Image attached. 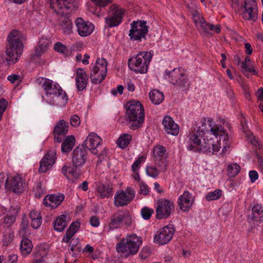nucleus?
Returning <instances> with one entry per match:
<instances>
[{"instance_id":"f257e3e1","label":"nucleus","mask_w":263,"mask_h":263,"mask_svg":"<svg viewBox=\"0 0 263 263\" xmlns=\"http://www.w3.org/2000/svg\"><path fill=\"white\" fill-rule=\"evenodd\" d=\"M24 36L17 30L12 31L9 34L6 46V57L5 60L8 64H14L17 61V57L20 56L23 50L22 41Z\"/></svg>"},{"instance_id":"f03ea898","label":"nucleus","mask_w":263,"mask_h":263,"mask_svg":"<svg viewBox=\"0 0 263 263\" xmlns=\"http://www.w3.org/2000/svg\"><path fill=\"white\" fill-rule=\"evenodd\" d=\"M126 107L130 128L136 130L141 127L144 120V109L142 104L139 101L132 100L126 104Z\"/></svg>"},{"instance_id":"7ed1b4c3","label":"nucleus","mask_w":263,"mask_h":263,"mask_svg":"<svg viewBox=\"0 0 263 263\" xmlns=\"http://www.w3.org/2000/svg\"><path fill=\"white\" fill-rule=\"evenodd\" d=\"M142 241L136 234H132L123 238L116 246V250L118 253H126V255L136 254Z\"/></svg>"},{"instance_id":"20e7f679","label":"nucleus","mask_w":263,"mask_h":263,"mask_svg":"<svg viewBox=\"0 0 263 263\" xmlns=\"http://www.w3.org/2000/svg\"><path fill=\"white\" fill-rule=\"evenodd\" d=\"M152 58V54L151 52H141L136 57L129 59L128 65L130 69L144 73L147 71L148 66Z\"/></svg>"},{"instance_id":"39448f33","label":"nucleus","mask_w":263,"mask_h":263,"mask_svg":"<svg viewBox=\"0 0 263 263\" xmlns=\"http://www.w3.org/2000/svg\"><path fill=\"white\" fill-rule=\"evenodd\" d=\"M130 26L128 36L131 41L141 42L146 39V35L148 33L149 27L146 21H133Z\"/></svg>"},{"instance_id":"423d86ee","label":"nucleus","mask_w":263,"mask_h":263,"mask_svg":"<svg viewBox=\"0 0 263 263\" xmlns=\"http://www.w3.org/2000/svg\"><path fill=\"white\" fill-rule=\"evenodd\" d=\"M52 81L48 79H45L42 85V87L45 91L46 95H54L57 98L60 100V105L63 106L65 105L68 100V97L65 91H64L61 87L58 84H52Z\"/></svg>"},{"instance_id":"0eeeda50","label":"nucleus","mask_w":263,"mask_h":263,"mask_svg":"<svg viewBox=\"0 0 263 263\" xmlns=\"http://www.w3.org/2000/svg\"><path fill=\"white\" fill-rule=\"evenodd\" d=\"M124 11L119 6L112 5L110 7L109 15L105 18V24L109 28L119 25L123 18Z\"/></svg>"},{"instance_id":"6e6552de","label":"nucleus","mask_w":263,"mask_h":263,"mask_svg":"<svg viewBox=\"0 0 263 263\" xmlns=\"http://www.w3.org/2000/svg\"><path fill=\"white\" fill-rule=\"evenodd\" d=\"M135 196V191L128 187L125 191L117 192L115 196L114 203L116 206H123L129 204Z\"/></svg>"},{"instance_id":"1a4fd4ad","label":"nucleus","mask_w":263,"mask_h":263,"mask_svg":"<svg viewBox=\"0 0 263 263\" xmlns=\"http://www.w3.org/2000/svg\"><path fill=\"white\" fill-rule=\"evenodd\" d=\"M244 10L242 16L245 20L256 22L257 20V8L255 0H245L241 6Z\"/></svg>"},{"instance_id":"9d476101","label":"nucleus","mask_w":263,"mask_h":263,"mask_svg":"<svg viewBox=\"0 0 263 263\" xmlns=\"http://www.w3.org/2000/svg\"><path fill=\"white\" fill-rule=\"evenodd\" d=\"M25 185V180L18 175L9 177L6 181V188L15 193H22Z\"/></svg>"},{"instance_id":"9b49d317","label":"nucleus","mask_w":263,"mask_h":263,"mask_svg":"<svg viewBox=\"0 0 263 263\" xmlns=\"http://www.w3.org/2000/svg\"><path fill=\"white\" fill-rule=\"evenodd\" d=\"M165 73L168 76L169 81L174 85L185 86L187 83V77L180 68H174L172 71Z\"/></svg>"},{"instance_id":"f8f14e48","label":"nucleus","mask_w":263,"mask_h":263,"mask_svg":"<svg viewBox=\"0 0 263 263\" xmlns=\"http://www.w3.org/2000/svg\"><path fill=\"white\" fill-rule=\"evenodd\" d=\"M87 151L82 144L80 146L77 147L72 153V161L75 167L83 165L86 161Z\"/></svg>"},{"instance_id":"ddd939ff","label":"nucleus","mask_w":263,"mask_h":263,"mask_svg":"<svg viewBox=\"0 0 263 263\" xmlns=\"http://www.w3.org/2000/svg\"><path fill=\"white\" fill-rule=\"evenodd\" d=\"M102 139L95 133H91L86 139L84 145L93 154H98L101 146Z\"/></svg>"},{"instance_id":"4468645a","label":"nucleus","mask_w":263,"mask_h":263,"mask_svg":"<svg viewBox=\"0 0 263 263\" xmlns=\"http://www.w3.org/2000/svg\"><path fill=\"white\" fill-rule=\"evenodd\" d=\"M68 131V124L64 120H60L56 124L53 131L54 141L61 143L65 137Z\"/></svg>"},{"instance_id":"2eb2a0df","label":"nucleus","mask_w":263,"mask_h":263,"mask_svg":"<svg viewBox=\"0 0 263 263\" xmlns=\"http://www.w3.org/2000/svg\"><path fill=\"white\" fill-rule=\"evenodd\" d=\"M79 34L81 36H87L92 33L95 29L94 25L89 22H85L81 17L77 18L75 21Z\"/></svg>"},{"instance_id":"dca6fc26","label":"nucleus","mask_w":263,"mask_h":263,"mask_svg":"<svg viewBox=\"0 0 263 263\" xmlns=\"http://www.w3.org/2000/svg\"><path fill=\"white\" fill-rule=\"evenodd\" d=\"M194 202V197L189 191H184L178 200L180 209L183 212H188L192 208Z\"/></svg>"},{"instance_id":"f3484780","label":"nucleus","mask_w":263,"mask_h":263,"mask_svg":"<svg viewBox=\"0 0 263 263\" xmlns=\"http://www.w3.org/2000/svg\"><path fill=\"white\" fill-rule=\"evenodd\" d=\"M56 153L54 151H49L43 158L40 163L39 171L45 173L49 170L55 162Z\"/></svg>"},{"instance_id":"a211bd4d","label":"nucleus","mask_w":263,"mask_h":263,"mask_svg":"<svg viewBox=\"0 0 263 263\" xmlns=\"http://www.w3.org/2000/svg\"><path fill=\"white\" fill-rule=\"evenodd\" d=\"M67 0H50V8L57 14L67 13V10L71 7V5Z\"/></svg>"},{"instance_id":"6ab92c4d","label":"nucleus","mask_w":263,"mask_h":263,"mask_svg":"<svg viewBox=\"0 0 263 263\" xmlns=\"http://www.w3.org/2000/svg\"><path fill=\"white\" fill-rule=\"evenodd\" d=\"M48 246L46 244L37 246L34 250L33 263H45L44 257L48 254Z\"/></svg>"},{"instance_id":"aec40b11","label":"nucleus","mask_w":263,"mask_h":263,"mask_svg":"<svg viewBox=\"0 0 263 263\" xmlns=\"http://www.w3.org/2000/svg\"><path fill=\"white\" fill-rule=\"evenodd\" d=\"M204 135L196 131L195 128L194 130L190 133L189 142L190 145L187 146V149L190 151H196V148L199 147L201 144V139L204 137Z\"/></svg>"},{"instance_id":"412c9836","label":"nucleus","mask_w":263,"mask_h":263,"mask_svg":"<svg viewBox=\"0 0 263 263\" xmlns=\"http://www.w3.org/2000/svg\"><path fill=\"white\" fill-rule=\"evenodd\" d=\"M250 218L254 223H263V206L261 204L256 203L253 206Z\"/></svg>"},{"instance_id":"4be33fe9","label":"nucleus","mask_w":263,"mask_h":263,"mask_svg":"<svg viewBox=\"0 0 263 263\" xmlns=\"http://www.w3.org/2000/svg\"><path fill=\"white\" fill-rule=\"evenodd\" d=\"M213 121L212 118H209L208 119L209 125L211 127L210 132L216 137H219L220 142L221 140L223 142H225L228 139V136L227 134L226 135V131L224 128L220 125H215L212 126V123Z\"/></svg>"},{"instance_id":"5701e85b","label":"nucleus","mask_w":263,"mask_h":263,"mask_svg":"<svg viewBox=\"0 0 263 263\" xmlns=\"http://www.w3.org/2000/svg\"><path fill=\"white\" fill-rule=\"evenodd\" d=\"M88 80V78L85 71L82 68H78L76 77V82L77 89L82 91L85 89Z\"/></svg>"},{"instance_id":"b1692460","label":"nucleus","mask_w":263,"mask_h":263,"mask_svg":"<svg viewBox=\"0 0 263 263\" xmlns=\"http://www.w3.org/2000/svg\"><path fill=\"white\" fill-rule=\"evenodd\" d=\"M65 196L63 194L60 195H50L46 196L44 199V203L46 206L52 209L57 208L64 200Z\"/></svg>"},{"instance_id":"393cba45","label":"nucleus","mask_w":263,"mask_h":263,"mask_svg":"<svg viewBox=\"0 0 263 263\" xmlns=\"http://www.w3.org/2000/svg\"><path fill=\"white\" fill-rule=\"evenodd\" d=\"M165 133L173 136H177L179 133V127L170 116H165Z\"/></svg>"},{"instance_id":"a878e982","label":"nucleus","mask_w":263,"mask_h":263,"mask_svg":"<svg viewBox=\"0 0 263 263\" xmlns=\"http://www.w3.org/2000/svg\"><path fill=\"white\" fill-rule=\"evenodd\" d=\"M153 155L156 164L160 167L164 166L163 156L164 155V148L163 146L157 145L153 149Z\"/></svg>"},{"instance_id":"bb28decb","label":"nucleus","mask_w":263,"mask_h":263,"mask_svg":"<svg viewBox=\"0 0 263 263\" xmlns=\"http://www.w3.org/2000/svg\"><path fill=\"white\" fill-rule=\"evenodd\" d=\"M107 62L105 59L104 58H98L96 62V65L93 67V70H95V71H99L101 72V73L103 76L106 74L107 72Z\"/></svg>"},{"instance_id":"cd10ccee","label":"nucleus","mask_w":263,"mask_h":263,"mask_svg":"<svg viewBox=\"0 0 263 263\" xmlns=\"http://www.w3.org/2000/svg\"><path fill=\"white\" fill-rule=\"evenodd\" d=\"M61 146V151L63 153H68L73 148L75 139L73 136H68L65 139L64 138Z\"/></svg>"},{"instance_id":"c85d7f7f","label":"nucleus","mask_w":263,"mask_h":263,"mask_svg":"<svg viewBox=\"0 0 263 263\" xmlns=\"http://www.w3.org/2000/svg\"><path fill=\"white\" fill-rule=\"evenodd\" d=\"M97 191L101 198H107L111 195L112 187L108 184H100Z\"/></svg>"},{"instance_id":"c756f323","label":"nucleus","mask_w":263,"mask_h":263,"mask_svg":"<svg viewBox=\"0 0 263 263\" xmlns=\"http://www.w3.org/2000/svg\"><path fill=\"white\" fill-rule=\"evenodd\" d=\"M32 249L31 241L27 238L22 239L21 242L20 250L23 255H27L30 254Z\"/></svg>"},{"instance_id":"7c9ffc66","label":"nucleus","mask_w":263,"mask_h":263,"mask_svg":"<svg viewBox=\"0 0 263 263\" xmlns=\"http://www.w3.org/2000/svg\"><path fill=\"white\" fill-rule=\"evenodd\" d=\"M149 97L153 103L158 105L163 100L164 95L162 92L154 89L149 93Z\"/></svg>"},{"instance_id":"2f4dec72","label":"nucleus","mask_w":263,"mask_h":263,"mask_svg":"<svg viewBox=\"0 0 263 263\" xmlns=\"http://www.w3.org/2000/svg\"><path fill=\"white\" fill-rule=\"evenodd\" d=\"M1 242L3 247H7L13 240L14 234L11 231H3L0 234Z\"/></svg>"},{"instance_id":"473e14b6","label":"nucleus","mask_w":263,"mask_h":263,"mask_svg":"<svg viewBox=\"0 0 263 263\" xmlns=\"http://www.w3.org/2000/svg\"><path fill=\"white\" fill-rule=\"evenodd\" d=\"M125 215H119L118 216L113 215L111 217V221L109 226L111 229H115L121 228Z\"/></svg>"},{"instance_id":"72a5a7b5","label":"nucleus","mask_w":263,"mask_h":263,"mask_svg":"<svg viewBox=\"0 0 263 263\" xmlns=\"http://www.w3.org/2000/svg\"><path fill=\"white\" fill-rule=\"evenodd\" d=\"M50 43L47 39H42L40 40L39 45L36 48L35 52L36 55L40 56L47 49Z\"/></svg>"},{"instance_id":"f704fd0d","label":"nucleus","mask_w":263,"mask_h":263,"mask_svg":"<svg viewBox=\"0 0 263 263\" xmlns=\"http://www.w3.org/2000/svg\"><path fill=\"white\" fill-rule=\"evenodd\" d=\"M106 74L103 76L101 72L95 71V70L91 69L90 73V78L91 81L93 84H100L105 78Z\"/></svg>"},{"instance_id":"c9c22d12","label":"nucleus","mask_w":263,"mask_h":263,"mask_svg":"<svg viewBox=\"0 0 263 263\" xmlns=\"http://www.w3.org/2000/svg\"><path fill=\"white\" fill-rule=\"evenodd\" d=\"M63 32L65 34H70L72 32V23L67 17H64L61 24Z\"/></svg>"},{"instance_id":"e433bc0d","label":"nucleus","mask_w":263,"mask_h":263,"mask_svg":"<svg viewBox=\"0 0 263 263\" xmlns=\"http://www.w3.org/2000/svg\"><path fill=\"white\" fill-rule=\"evenodd\" d=\"M164 209V200L163 198L159 199L156 203V218L162 219L164 216L163 213Z\"/></svg>"},{"instance_id":"4c0bfd02","label":"nucleus","mask_w":263,"mask_h":263,"mask_svg":"<svg viewBox=\"0 0 263 263\" xmlns=\"http://www.w3.org/2000/svg\"><path fill=\"white\" fill-rule=\"evenodd\" d=\"M132 136L129 134L121 135L117 141V144L120 147L124 148L128 146L132 140Z\"/></svg>"},{"instance_id":"58836bf2","label":"nucleus","mask_w":263,"mask_h":263,"mask_svg":"<svg viewBox=\"0 0 263 263\" xmlns=\"http://www.w3.org/2000/svg\"><path fill=\"white\" fill-rule=\"evenodd\" d=\"M66 217L62 215L57 218L54 223V230H64L67 225Z\"/></svg>"},{"instance_id":"ea45409f","label":"nucleus","mask_w":263,"mask_h":263,"mask_svg":"<svg viewBox=\"0 0 263 263\" xmlns=\"http://www.w3.org/2000/svg\"><path fill=\"white\" fill-rule=\"evenodd\" d=\"M206 118L203 117L200 119V122L196 125V131L201 133V135H205L208 129L206 126Z\"/></svg>"},{"instance_id":"a19ab883","label":"nucleus","mask_w":263,"mask_h":263,"mask_svg":"<svg viewBox=\"0 0 263 263\" xmlns=\"http://www.w3.org/2000/svg\"><path fill=\"white\" fill-rule=\"evenodd\" d=\"M222 195V191L220 189H217L213 192H209L205 196L207 201H212L219 199Z\"/></svg>"},{"instance_id":"79ce46f5","label":"nucleus","mask_w":263,"mask_h":263,"mask_svg":"<svg viewBox=\"0 0 263 263\" xmlns=\"http://www.w3.org/2000/svg\"><path fill=\"white\" fill-rule=\"evenodd\" d=\"M211 145L212 143L207 142L205 139H203V142H201V144L199 147L196 148V151L197 152H203V153H211Z\"/></svg>"},{"instance_id":"37998d69","label":"nucleus","mask_w":263,"mask_h":263,"mask_svg":"<svg viewBox=\"0 0 263 263\" xmlns=\"http://www.w3.org/2000/svg\"><path fill=\"white\" fill-rule=\"evenodd\" d=\"M240 167L236 163L229 164L228 166V174L230 177L236 176L240 172Z\"/></svg>"},{"instance_id":"c03bdc74","label":"nucleus","mask_w":263,"mask_h":263,"mask_svg":"<svg viewBox=\"0 0 263 263\" xmlns=\"http://www.w3.org/2000/svg\"><path fill=\"white\" fill-rule=\"evenodd\" d=\"M15 217L7 215L3 219V223L2 224L3 229H8L15 222Z\"/></svg>"},{"instance_id":"a18cd8bd","label":"nucleus","mask_w":263,"mask_h":263,"mask_svg":"<svg viewBox=\"0 0 263 263\" xmlns=\"http://www.w3.org/2000/svg\"><path fill=\"white\" fill-rule=\"evenodd\" d=\"M154 213L153 209L147 206H144L141 210V215L142 218L146 220L149 219Z\"/></svg>"},{"instance_id":"49530a36","label":"nucleus","mask_w":263,"mask_h":263,"mask_svg":"<svg viewBox=\"0 0 263 263\" xmlns=\"http://www.w3.org/2000/svg\"><path fill=\"white\" fill-rule=\"evenodd\" d=\"M174 210L173 202L171 200H165V218L168 217Z\"/></svg>"},{"instance_id":"de8ad7c7","label":"nucleus","mask_w":263,"mask_h":263,"mask_svg":"<svg viewBox=\"0 0 263 263\" xmlns=\"http://www.w3.org/2000/svg\"><path fill=\"white\" fill-rule=\"evenodd\" d=\"M54 49L60 53L67 54L68 52L67 48L62 43L57 42L54 44Z\"/></svg>"},{"instance_id":"09e8293b","label":"nucleus","mask_w":263,"mask_h":263,"mask_svg":"<svg viewBox=\"0 0 263 263\" xmlns=\"http://www.w3.org/2000/svg\"><path fill=\"white\" fill-rule=\"evenodd\" d=\"M152 251V249L149 246H145L143 247L139 254L140 258L142 259H146L151 254Z\"/></svg>"},{"instance_id":"8fccbe9b","label":"nucleus","mask_w":263,"mask_h":263,"mask_svg":"<svg viewBox=\"0 0 263 263\" xmlns=\"http://www.w3.org/2000/svg\"><path fill=\"white\" fill-rule=\"evenodd\" d=\"M35 196L36 198H40L44 194V189L42 186L41 182H37L34 187Z\"/></svg>"},{"instance_id":"3c124183","label":"nucleus","mask_w":263,"mask_h":263,"mask_svg":"<svg viewBox=\"0 0 263 263\" xmlns=\"http://www.w3.org/2000/svg\"><path fill=\"white\" fill-rule=\"evenodd\" d=\"M199 26L205 33L212 34V32H210V29H211V27H213V24L208 23L203 20H201Z\"/></svg>"},{"instance_id":"603ef678","label":"nucleus","mask_w":263,"mask_h":263,"mask_svg":"<svg viewBox=\"0 0 263 263\" xmlns=\"http://www.w3.org/2000/svg\"><path fill=\"white\" fill-rule=\"evenodd\" d=\"M145 158L143 156L140 157L135 161L132 165V170L134 172H137L140 168L141 163L144 161Z\"/></svg>"},{"instance_id":"864d4df0","label":"nucleus","mask_w":263,"mask_h":263,"mask_svg":"<svg viewBox=\"0 0 263 263\" xmlns=\"http://www.w3.org/2000/svg\"><path fill=\"white\" fill-rule=\"evenodd\" d=\"M250 58L249 57H246L245 60L240 65L241 71L243 72H251V69L248 65V63L250 62Z\"/></svg>"},{"instance_id":"5fc2aeb1","label":"nucleus","mask_w":263,"mask_h":263,"mask_svg":"<svg viewBox=\"0 0 263 263\" xmlns=\"http://www.w3.org/2000/svg\"><path fill=\"white\" fill-rule=\"evenodd\" d=\"M164 231H160L158 234L155 235L154 237V242L160 245L164 244Z\"/></svg>"},{"instance_id":"6e6d98bb","label":"nucleus","mask_w":263,"mask_h":263,"mask_svg":"<svg viewBox=\"0 0 263 263\" xmlns=\"http://www.w3.org/2000/svg\"><path fill=\"white\" fill-rule=\"evenodd\" d=\"M96 6L99 7H105L109 3H111L113 0H91Z\"/></svg>"},{"instance_id":"4d7b16f0","label":"nucleus","mask_w":263,"mask_h":263,"mask_svg":"<svg viewBox=\"0 0 263 263\" xmlns=\"http://www.w3.org/2000/svg\"><path fill=\"white\" fill-rule=\"evenodd\" d=\"M140 191L139 194L143 195H147L149 194L148 185L143 182H140L139 183Z\"/></svg>"},{"instance_id":"13d9d810","label":"nucleus","mask_w":263,"mask_h":263,"mask_svg":"<svg viewBox=\"0 0 263 263\" xmlns=\"http://www.w3.org/2000/svg\"><path fill=\"white\" fill-rule=\"evenodd\" d=\"M7 105L8 102L6 99L3 98L0 99V120L7 107Z\"/></svg>"},{"instance_id":"bf43d9fd","label":"nucleus","mask_w":263,"mask_h":263,"mask_svg":"<svg viewBox=\"0 0 263 263\" xmlns=\"http://www.w3.org/2000/svg\"><path fill=\"white\" fill-rule=\"evenodd\" d=\"M146 172L147 175L152 177H156L158 175L157 170L152 166H147L146 168Z\"/></svg>"},{"instance_id":"052dcab7","label":"nucleus","mask_w":263,"mask_h":263,"mask_svg":"<svg viewBox=\"0 0 263 263\" xmlns=\"http://www.w3.org/2000/svg\"><path fill=\"white\" fill-rule=\"evenodd\" d=\"M77 231H66V234L64 236L62 242L67 243L72 238Z\"/></svg>"},{"instance_id":"680f3d73","label":"nucleus","mask_w":263,"mask_h":263,"mask_svg":"<svg viewBox=\"0 0 263 263\" xmlns=\"http://www.w3.org/2000/svg\"><path fill=\"white\" fill-rule=\"evenodd\" d=\"M80 119L79 117L76 115H73L70 118V124L72 126H78L80 124Z\"/></svg>"},{"instance_id":"e2e57ef3","label":"nucleus","mask_w":263,"mask_h":263,"mask_svg":"<svg viewBox=\"0 0 263 263\" xmlns=\"http://www.w3.org/2000/svg\"><path fill=\"white\" fill-rule=\"evenodd\" d=\"M42 223L41 217H38L34 219L31 220V226L34 229H38Z\"/></svg>"},{"instance_id":"0e129e2a","label":"nucleus","mask_w":263,"mask_h":263,"mask_svg":"<svg viewBox=\"0 0 263 263\" xmlns=\"http://www.w3.org/2000/svg\"><path fill=\"white\" fill-rule=\"evenodd\" d=\"M124 90V87L121 85H118L117 87V88H114L111 91V93L116 96L118 95V93H119L120 95H122L123 93Z\"/></svg>"},{"instance_id":"69168bd1","label":"nucleus","mask_w":263,"mask_h":263,"mask_svg":"<svg viewBox=\"0 0 263 263\" xmlns=\"http://www.w3.org/2000/svg\"><path fill=\"white\" fill-rule=\"evenodd\" d=\"M62 173L65 176L67 175V173L71 174L73 176L74 171L73 168L66 165H64L62 167Z\"/></svg>"},{"instance_id":"338daca9","label":"nucleus","mask_w":263,"mask_h":263,"mask_svg":"<svg viewBox=\"0 0 263 263\" xmlns=\"http://www.w3.org/2000/svg\"><path fill=\"white\" fill-rule=\"evenodd\" d=\"M249 175L252 183L254 182L258 178V173L254 170L250 171Z\"/></svg>"},{"instance_id":"774afa93","label":"nucleus","mask_w":263,"mask_h":263,"mask_svg":"<svg viewBox=\"0 0 263 263\" xmlns=\"http://www.w3.org/2000/svg\"><path fill=\"white\" fill-rule=\"evenodd\" d=\"M90 224L95 227H98L100 224L99 219L98 217L96 216H91L89 220Z\"/></svg>"}]
</instances>
